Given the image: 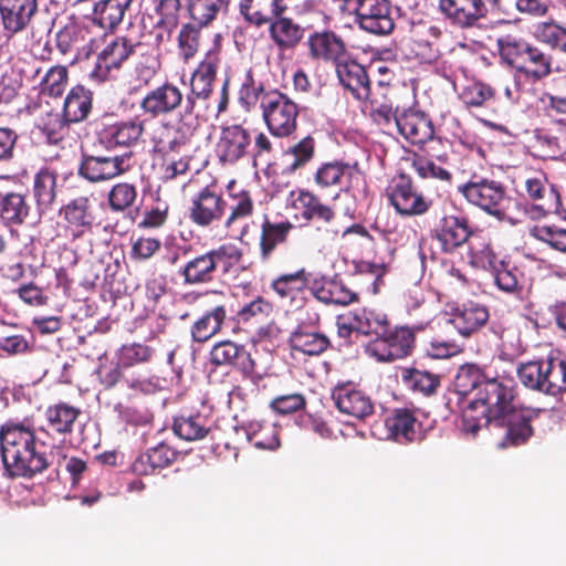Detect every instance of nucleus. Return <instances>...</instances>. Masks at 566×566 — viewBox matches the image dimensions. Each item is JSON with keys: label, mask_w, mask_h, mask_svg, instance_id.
<instances>
[{"label": "nucleus", "mask_w": 566, "mask_h": 566, "mask_svg": "<svg viewBox=\"0 0 566 566\" xmlns=\"http://www.w3.org/2000/svg\"><path fill=\"white\" fill-rule=\"evenodd\" d=\"M48 446L31 426L7 421L0 427V452L3 474L10 479H32L54 463L55 446Z\"/></svg>", "instance_id": "f257e3e1"}, {"label": "nucleus", "mask_w": 566, "mask_h": 566, "mask_svg": "<svg viewBox=\"0 0 566 566\" xmlns=\"http://www.w3.org/2000/svg\"><path fill=\"white\" fill-rule=\"evenodd\" d=\"M514 385L512 379L488 377L475 398L462 413V431L475 437L478 432L497 416L513 407Z\"/></svg>", "instance_id": "f03ea898"}, {"label": "nucleus", "mask_w": 566, "mask_h": 566, "mask_svg": "<svg viewBox=\"0 0 566 566\" xmlns=\"http://www.w3.org/2000/svg\"><path fill=\"white\" fill-rule=\"evenodd\" d=\"M273 151L270 137L250 129L242 124H230L220 127L214 153L220 165L232 167L241 161L269 157Z\"/></svg>", "instance_id": "7ed1b4c3"}, {"label": "nucleus", "mask_w": 566, "mask_h": 566, "mask_svg": "<svg viewBox=\"0 0 566 566\" xmlns=\"http://www.w3.org/2000/svg\"><path fill=\"white\" fill-rule=\"evenodd\" d=\"M243 251L233 243H222L205 253L193 255L178 270L188 285L209 284L238 273Z\"/></svg>", "instance_id": "20e7f679"}, {"label": "nucleus", "mask_w": 566, "mask_h": 566, "mask_svg": "<svg viewBox=\"0 0 566 566\" xmlns=\"http://www.w3.org/2000/svg\"><path fill=\"white\" fill-rule=\"evenodd\" d=\"M496 50L501 65L533 81H541L553 71L552 55L523 36L503 34L496 39Z\"/></svg>", "instance_id": "39448f33"}, {"label": "nucleus", "mask_w": 566, "mask_h": 566, "mask_svg": "<svg viewBox=\"0 0 566 566\" xmlns=\"http://www.w3.org/2000/svg\"><path fill=\"white\" fill-rule=\"evenodd\" d=\"M253 91L255 97L261 93L262 118L271 135L279 138L292 136L297 129L298 105L279 90L264 92L260 86Z\"/></svg>", "instance_id": "423d86ee"}, {"label": "nucleus", "mask_w": 566, "mask_h": 566, "mask_svg": "<svg viewBox=\"0 0 566 566\" xmlns=\"http://www.w3.org/2000/svg\"><path fill=\"white\" fill-rule=\"evenodd\" d=\"M458 192L468 203L497 220H504V206L507 201V195L501 181L473 175L467 182L458 187Z\"/></svg>", "instance_id": "0eeeda50"}, {"label": "nucleus", "mask_w": 566, "mask_h": 566, "mask_svg": "<svg viewBox=\"0 0 566 566\" xmlns=\"http://www.w3.org/2000/svg\"><path fill=\"white\" fill-rule=\"evenodd\" d=\"M389 205L401 218H416L433 212V200L418 189L413 179L401 172L386 188Z\"/></svg>", "instance_id": "6e6552de"}, {"label": "nucleus", "mask_w": 566, "mask_h": 566, "mask_svg": "<svg viewBox=\"0 0 566 566\" xmlns=\"http://www.w3.org/2000/svg\"><path fill=\"white\" fill-rule=\"evenodd\" d=\"M433 214L436 222L432 228V238L446 253H454L475 234L469 218L460 212L454 213L441 207L434 208Z\"/></svg>", "instance_id": "1a4fd4ad"}, {"label": "nucleus", "mask_w": 566, "mask_h": 566, "mask_svg": "<svg viewBox=\"0 0 566 566\" xmlns=\"http://www.w3.org/2000/svg\"><path fill=\"white\" fill-rule=\"evenodd\" d=\"M500 0H438V11L450 25L460 30L479 28Z\"/></svg>", "instance_id": "9d476101"}, {"label": "nucleus", "mask_w": 566, "mask_h": 566, "mask_svg": "<svg viewBox=\"0 0 566 566\" xmlns=\"http://www.w3.org/2000/svg\"><path fill=\"white\" fill-rule=\"evenodd\" d=\"M199 125L178 114L177 119L161 123L153 133L154 150L164 156L180 154L190 148Z\"/></svg>", "instance_id": "9b49d317"}, {"label": "nucleus", "mask_w": 566, "mask_h": 566, "mask_svg": "<svg viewBox=\"0 0 566 566\" xmlns=\"http://www.w3.org/2000/svg\"><path fill=\"white\" fill-rule=\"evenodd\" d=\"M227 211L228 201L222 191L206 186L191 197L187 217L198 228L209 229L223 223Z\"/></svg>", "instance_id": "f8f14e48"}, {"label": "nucleus", "mask_w": 566, "mask_h": 566, "mask_svg": "<svg viewBox=\"0 0 566 566\" xmlns=\"http://www.w3.org/2000/svg\"><path fill=\"white\" fill-rule=\"evenodd\" d=\"M416 335L407 326L386 327V332L368 343L366 353L378 361L391 363L411 355Z\"/></svg>", "instance_id": "ddd939ff"}, {"label": "nucleus", "mask_w": 566, "mask_h": 566, "mask_svg": "<svg viewBox=\"0 0 566 566\" xmlns=\"http://www.w3.org/2000/svg\"><path fill=\"white\" fill-rule=\"evenodd\" d=\"M532 420L533 413L530 410L512 407L497 416L485 427H488L491 432L503 431L497 447L505 449L509 447H518L531 439L534 434V429L531 423Z\"/></svg>", "instance_id": "4468645a"}, {"label": "nucleus", "mask_w": 566, "mask_h": 566, "mask_svg": "<svg viewBox=\"0 0 566 566\" xmlns=\"http://www.w3.org/2000/svg\"><path fill=\"white\" fill-rule=\"evenodd\" d=\"M350 14L361 31L373 35H388L395 29L389 0H359Z\"/></svg>", "instance_id": "2eb2a0df"}, {"label": "nucleus", "mask_w": 566, "mask_h": 566, "mask_svg": "<svg viewBox=\"0 0 566 566\" xmlns=\"http://www.w3.org/2000/svg\"><path fill=\"white\" fill-rule=\"evenodd\" d=\"M130 155L94 156L83 155L77 174L92 184L108 181L130 170Z\"/></svg>", "instance_id": "dca6fc26"}, {"label": "nucleus", "mask_w": 566, "mask_h": 566, "mask_svg": "<svg viewBox=\"0 0 566 566\" xmlns=\"http://www.w3.org/2000/svg\"><path fill=\"white\" fill-rule=\"evenodd\" d=\"M210 363L216 366H232L242 373L243 377L256 382L261 375L256 371L255 360L243 345L231 340L214 344L210 350Z\"/></svg>", "instance_id": "f3484780"}, {"label": "nucleus", "mask_w": 566, "mask_h": 566, "mask_svg": "<svg viewBox=\"0 0 566 566\" xmlns=\"http://www.w3.org/2000/svg\"><path fill=\"white\" fill-rule=\"evenodd\" d=\"M332 399L339 412L358 420L366 419L375 411L370 396L353 382L336 385L332 390Z\"/></svg>", "instance_id": "a211bd4d"}, {"label": "nucleus", "mask_w": 566, "mask_h": 566, "mask_svg": "<svg viewBox=\"0 0 566 566\" xmlns=\"http://www.w3.org/2000/svg\"><path fill=\"white\" fill-rule=\"evenodd\" d=\"M311 273L301 268L295 272L282 273L270 283V289L275 295L295 308H302L306 301L307 286H310Z\"/></svg>", "instance_id": "6ab92c4d"}, {"label": "nucleus", "mask_w": 566, "mask_h": 566, "mask_svg": "<svg viewBox=\"0 0 566 566\" xmlns=\"http://www.w3.org/2000/svg\"><path fill=\"white\" fill-rule=\"evenodd\" d=\"M182 91L171 82L166 81L161 85L148 91L139 103L145 115L153 118L166 116L181 106Z\"/></svg>", "instance_id": "aec40b11"}, {"label": "nucleus", "mask_w": 566, "mask_h": 566, "mask_svg": "<svg viewBox=\"0 0 566 566\" xmlns=\"http://www.w3.org/2000/svg\"><path fill=\"white\" fill-rule=\"evenodd\" d=\"M308 55L334 66L348 54L345 40L332 30L315 31L307 39Z\"/></svg>", "instance_id": "412c9836"}, {"label": "nucleus", "mask_w": 566, "mask_h": 566, "mask_svg": "<svg viewBox=\"0 0 566 566\" xmlns=\"http://www.w3.org/2000/svg\"><path fill=\"white\" fill-rule=\"evenodd\" d=\"M39 11L38 0H0V20L8 36L29 29Z\"/></svg>", "instance_id": "4be33fe9"}, {"label": "nucleus", "mask_w": 566, "mask_h": 566, "mask_svg": "<svg viewBox=\"0 0 566 566\" xmlns=\"http://www.w3.org/2000/svg\"><path fill=\"white\" fill-rule=\"evenodd\" d=\"M134 52L132 44L126 41V38L123 35L116 36L98 53L91 76L98 81L111 78L112 72L118 71Z\"/></svg>", "instance_id": "5701e85b"}, {"label": "nucleus", "mask_w": 566, "mask_h": 566, "mask_svg": "<svg viewBox=\"0 0 566 566\" xmlns=\"http://www.w3.org/2000/svg\"><path fill=\"white\" fill-rule=\"evenodd\" d=\"M145 132V120L134 117L127 120H119L105 124L98 132V140L106 148L117 146L129 147L140 139Z\"/></svg>", "instance_id": "b1692460"}, {"label": "nucleus", "mask_w": 566, "mask_h": 566, "mask_svg": "<svg viewBox=\"0 0 566 566\" xmlns=\"http://www.w3.org/2000/svg\"><path fill=\"white\" fill-rule=\"evenodd\" d=\"M398 132L411 144L422 145L434 137V127L431 119L420 111L402 109L395 115Z\"/></svg>", "instance_id": "393cba45"}, {"label": "nucleus", "mask_w": 566, "mask_h": 566, "mask_svg": "<svg viewBox=\"0 0 566 566\" xmlns=\"http://www.w3.org/2000/svg\"><path fill=\"white\" fill-rule=\"evenodd\" d=\"M335 71L339 83L348 90L356 99H369L371 88L367 71L360 63L350 59V54L335 65Z\"/></svg>", "instance_id": "a878e982"}, {"label": "nucleus", "mask_w": 566, "mask_h": 566, "mask_svg": "<svg viewBox=\"0 0 566 566\" xmlns=\"http://www.w3.org/2000/svg\"><path fill=\"white\" fill-rule=\"evenodd\" d=\"M60 213L65 220L66 229L70 231L73 240L81 238L84 233L92 230L95 217L88 197L80 196L72 199L62 207Z\"/></svg>", "instance_id": "bb28decb"}, {"label": "nucleus", "mask_w": 566, "mask_h": 566, "mask_svg": "<svg viewBox=\"0 0 566 566\" xmlns=\"http://www.w3.org/2000/svg\"><path fill=\"white\" fill-rule=\"evenodd\" d=\"M294 224L290 221L273 222L264 216L259 234V256L262 262H270L276 249L287 242Z\"/></svg>", "instance_id": "cd10ccee"}, {"label": "nucleus", "mask_w": 566, "mask_h": 566, "mask_svg": "<svg viewBox=\"0 0 566 566\" xmlns=\"http://www.w3.org/2000/svg\"><path fill=\"white\" fill-rule=\"evenodd\" d=\"M172 429L179 438L186 441L201 440L209 436L212 448H218L221 444L220 429L209 426V420L200 413L176 417Z\"/></svg>", "instance_id": "c85d7f7f"}, {"label": "nucleus", "mask_w": 566, "mask_h": 566, "mask_svg": "<svg viewBox=\"0 0 566 566\" xmlns=\"http://www.w3.org/2000/svg\"><path fill=\"white\" fill-rule=\"evenodd\" d=\"M289 7L283 0H240L239 12L248 23L261 28L276 17L285 14Z\"/></svg>", "instance_id": "c756f323"}, {"label": "nucleus", "mask_w": 566, "mask_h": 566, "mask_svg": "<svg viewBox=\"0 0 566 566\" xmlns=\"http://www.w3.org/2000/svg\"><path fill=\"white\" fill-rule=\"evenodd\" d=\"M268 25L269 36L281 52L294 50L305 35V28L284 14L276 17Z\"/></svg>", "instance_id": "7c9ffc66"}, {"label": "nucleus", "mask_w": 566, "mask_h": 566, "mask_svg": "<svg viewBox=\"0 0 566 566\" xmlns=\"http://www.w3.org/2000/svg\"><path fill=\"white\" fill-rule=\"evenodd\" d=\"M80 415L81 410L67 402L51 405L45 410L46 427H41L39 432L56 433L62 437L71 434Z\"/></svg>", "instance_id": "2f4dec72"}, {"label": "nucleus", "mask_w": 566, "mask_h": 566, "mask_svg": "<svg viewBox=\"0 0 566 566\" xmlns=\"http://www.w3.org/2000/svg\"><path fill=\"white\" fill-rule=\"evenodd\" d=\"M490 314L485 305L469 302L457 307L451 314V324L464 337L480 331L489 321Z\"/></svg>", "instance_id": "473e14b6"}, {"label": "nucleus", "mask_w": 566, "mask_h": 566, "mask_svg": "<svg viewBox=\"0 0 566 566\" xmlns=\"http://www.w3.org/2000/svg\"><path fill=\"white\" fill-rule=\"evenodd\" d=\"M177 451L167 443H159L138 455L132 464L137 475H149L169 467L177 459Z\"/></svg>", "instance_id": "72a5a7b5"}, {"label": "nucleus", "mask_w": 566, "mask_h": 566, "mask_svg": "<svg viewBox=\"0 0 566 566\" xmlns=\"http://www.w3.org/2000/svg\"><path fill=\"white\" fill-rule=\"evenodd\" d=\"M133 0H99L94 3L91 21L104 31L113 32L124 20Z\"/></svg>", "instance_id": "f704fd0d"}, {"label": "nucleus", "mask_w": 566, "mask_h": 566, "mask_svg": "<svg viewBox=\"0 0 566 566\" xmlns=\"http://www.w3.org/2000/svg\"><path fill=\"white\" fill-rule=\"evenodd\" d=\"M93 108V93L83 85L73 86L66 94L62 114L72 125L87 119Z\"/></svg>", "instance_id": "c9c22d12"}, {"label": "nucleus", "mask_w": 566, "mask_h": 566, "mask_svg": "<svg viewBox=\"0 0 566 566\" xmlns=\"http://www.w3.org/2000/svg\"><path fill=\"white\" fill-rule=\"evenodd\" d=\"M292 355L319 356L331 346L329 338L319 332L296 328L289 338Z\"/></svg>", "instance_id": "e433bc0d"}, {"label": "nucleus", "mask_w": 566, "mask_h": 566, "mask_svg": "<svg viewBox=\"0 0 566 566\" xmlns=\"http://www.w3.org/2000/svg\"><path fill=\"white\" fill-rule=\"evenodd\" d=\"M123 36L132 44L134 51L140 46H160L169 41L155 25L154 15L151 14H143L138 24L132 27Z\"/></svg>", "instance_id": "4c0bfd02"}, {"label": "nucleus", "mask_w": 566, "mask_h": 566, "mask_svg": "<svg viewBox=\"0 0 566 566\" xmlns=\"http://www.w3.org/2000/svg\"><path fill=\"white\" fill-rule=\"evenodd\" d=\"M211 97L212 93L189 85L187 94L184 95L179 114L201 126L209 118Z\"/></svg>", "instance_id": "58836bf2"}, {"label": "nucleus", "mask_w": 566, "mask_h": 566, "mask_svg": "<svg viewBox=\"0 0 566 566\" xmlns=\"http://www.w3.org/2000/svg\"><path fill=\"white\" fill-rule=\"evenodd\" d=\"M386 428L390 437L399 443L412 442L417 438L419 424L413 412L407 408H398L386 418Z\"/></svg>", "instance_id": "ea45409f"}, {"label": "nucleus", "mask_w": 566, "mask_h": 566, "mask_svg": "<svg viewBox=\"0 0 566 566\" xmlns=\"http://www.w3.org/2000/svg\"><path fill=\"white\" fill-rule=\"evenodd\" d=\"M57 175L48 167L41 168L33 179V198L40 213L49 211L56 199Z\"/></svg>", "instance_id": "a19ab883"}, {"label": "nucleus", "mask_w": 566, "mask_h": 566, "mask_svg": "<svg viewBox=\"0 0 566 566\" xmlns=\"http://www.w3.org/2000/svg\"><path fill=\"white\" fill-rule=\"evenodd\" d=\"M437 161L419 157L415 153L411 157V168L421 179H437L441 182L451 184L453 174L451 171V160H446L444 156H433Z\"/></svg>", "instance_id": "79ce46f5"}, {"label": "nucleus", "mask_w": 566, "mask_h": 566, "mask_svg": "<svg viewBox=\"0 0 566 566\" xmlns=\"http://www.w3.org/2000/svg\"><path fill=\"white\" fill-rule=\"evenodd\" d=\"M296 202L301 209V216L306 221H321L331 223L336 219V211L333 207L325 205L314 192L301 189Z\"/></svg>", "instance_id": "37998d69"}, {"label": "nucleus", "mask_w": 566, "mask_h": 566, "mask_svg": "<svg viewBox=\"0 0 566 566\" xmlns=\"http://www.w3.org/2000/svg\"><path fill=\"white\" fill-rule=\"evenodd\" d=\"M358 175L357 164L354 166L340 160L323 163L314 174V182L319 188L339 186L343 178L349 181Z\"/></svg>", "instance_id": "c03bdc74"}, {"label": "nucleus", "mask_w": 566, "mask_h": 566, "mask_svg": "<svg viewBox=\"0 0 566 566\" xmlns=\"http://www.w3.org/2000/svg\"><path fill=\"white\" fill-rule=\"evenodd\" d=\"M469 259L472 266L490 272L503 260L494 251L491 240L486 237L474 234L468 242Z\"/></svg>", "instance_id": "a18cd8bd"}, {"label": "nucleus", "mask_w": 566, "mask_h": 566, "mask_svg": "<svg viewBox=\"0 0 566 566\" xmlns=\"http://www.w3.org/2000/svg\"><path fill=\"white\" fill-rule=\"evenodd\" d=\"M248 440L261 450H275L280 447V428L270 421L251 420L247 426Z\"/></svg>", "instance_id": "49530a36"}, {"label": "nucleus", "mask_w": 566, "mask_h": 566, "mask_svg": "<svg viewBox=\"0 0 566 566\" xmlns=\"http://www.w3.org/2000/svg\"><path fill=\"white\" fill-rule=\"evenodd\" d=\"M221 59L218 50H210L191 73L189 85L213 94L214 82Z\"/></svg>", "instance_id": "de8ad7c7"}, {"label": "nucleus", "mask_w": 566, "mask_h": 566, "mask_svg": "<svg viewBox=\"0 0 566 566\" xmlns=\"http://www.w3.org/2000/svg\"><path fill=\"white\" fill-rule=\"evenodd\" d=\"M227 317L223 305H218L205 313L191 326V337L197 343H205L218 334Z\"/></svg>", "instance_id": "09e8293b"}, {"label": "nucleus", "mask_w": 566, "mask_h": 566, "mask_svg": "<svg viewBox=\"0 0 566 566\" xmlns=\"http://www.w3.org/2000/svg\"><path fill=\"white\" fill-rule=\"evenodd\" d=\"M348 317H352L354 321L355 332L364 335H376L379 337L389 325L386 314L366 307L350 311Z\"/></svg>", "instance_id": "8fccbe9b"}, {"label": "nucleus", "mask_w": 566, "mask_h": 566, "mask_svg": "<svg viewBox=\"0 0 566 566\" xmlns=\"http://www.w3.org/2000/svg\"><path fill=\"white\" fill-rule=\"evenodd\" d=\"M210 24L190 20L184 23L177 34L178 55L184 62L193 59L201 45V30Z\"/></svg>", "instance_id": "3c124183"}, {"label": "nucleus", "mask_w": 566, "mask_h": 566, "mask_svg": "<svg viewBox=\"0 0 566 566\" xmlns=\"http://www.w3.org/2000/svg\"><path fill=\"white\" fill-rule=\"evenodd\" d=\"M30 214L24 195L8 192L0 199V220L6 226H21Z\"/></svg>", "instance_id": "603ef678"}, {"label": "nucleus", "mask_w": 566, "mask_h": 566, "mask_svg": "<svg viewBox=\"0 0 566 566\" xmlns=\"http://www.w3.org/2000/svg\"><path fill=\"white\" fill-rule=\"evenodd\" d=\"M181 10V0H154V23L168 40L179 24Z\"/></svg>", "instance_id": "864d4df0"}, {"label": "nucleus", "mask_w": 566, "mask_h": 566, "mask_svg": "<svg viewBox=\"0 0 566 566\" xmlns=\"http://www.w3.org/2000/svg\"><path fill=\"white\" fill-rule=\"evenodd\" d=\"M316 151V142L314 137L307 135L297 143L290 146L284 151V157L289 160L285 166V172L295 174L313 160Z\"/></svg>", "instance_id": "5fc2aeb1"}, {"label": "nucleus", "mask_w": 566, "mask_h": 566, "mask_svg": "<svg viewBox=\"0 0 566 566\" xmlns=\"http://www.w3.org/2000/svg\"><path fill=\"white\" fill-rule=\"evenodd\" d=\"M402 381L413 392L429 397L437 392L441 386L440 376L417 368H405L401 373Z\"/></svg>", "instance_id": "6e6d98bb"}, {"label": "nucleus", "mask_w": 566, "mask_h": 566, "mask_svg": "<svg viewBox=\"0 0 566 566\" xmlns=\"http://www.w3.org/2000/svg\"><path fill=\"white\" fill-rule=\"evenodd\" d=\"M231 202H228V213L223 220V228L231 230L235 224L251 217L254 212V200L248 190L230 195Z\"/></svg>", "instance_id": "4d7b16f0"}, {"label": "nucleus", "mask_w": 566, "mask_h": 566, "mask_svg": "<svg viewBox=\"0 0 566 566\" xmlns=\"http://www.w3.org/2000/svg\"><path fill=\"white\" fill-rule=\"evenodd\" d=\"M231 0H187L186 9L190 20L200 24H212L221 12L227 11Z\"/></svg>", "instance_id": "13d9d810"}, {"label": "nucleus", "mask_w": 566, "mask_h": 566, "mask_svg": "<svg viewBox=\"0 0 566 566\" xmlns=\"http://www.w3.org/2000/svg\"><path fill=\"white\" fill-rule=\"evenodd\" d=\"M137 198V186L133 182L123 181L112 186L107 193V203L111 211L125 213L135 206Z\"/></svg>", "instance_id": "bf43d9fd"}, {"label": "nucleus", "mask_w": 566, "mask_h": 566, "mask_svg": "<svg viewBox=\"0 0 566 566\" xmlns=\"http://www.w3.org/2000/svg\"><path fill=\"white\" fill-rule=\"evenodd\" d=\"M546 369L547 359L531 360L518 366L517 376L526 388L544 394L546 379H548Z\"/></svg>", "instance_id": "052dcab7"}, {"label": "nucleus", "mask_w": 566, "mask_h": 566, "mask_svg": "<svg viewBox=\"0 0 566 566\" xmlns=\"http://www.w3.org/2000/svg\"><path fill=\"white\" fill-rule=\"evenodd\" d=\"M71 125L62 113L49 112L41 118L39 128L49 144L59 145L67 136Z\"/></svg>", "instance_id": "680f3d73"}, {"label": "nucleus", "mask_w": 566, "mask_h": 566, "mask_svg": "<svg viewBox=\"0 0 566 566\" xmlns=\"http://www.w3.org/2000/svg\"><path fill=\"white\" fill-rule=\"evenodd\" d=\"M525 191L527 197L533 201L560 203L558 191L548 185V180L543 172H537L525 179Z\"/></svg>", "instance_id": "e2e57ef3"}, {"label": "nucleus", "mask_w": 566, "mask_h": 566, "mask_svg": "<svg viewBox=\"0 0 566 566\" xmlns=\"http://www.w3.org/2000/svg\"><path fill=\"white\" fill-rule=\"evenodd\" d=\"M488 377L478 365L467 364L455 376V387L461 395H475Z\"/></svg>", "instance_id": "0e129e2a"}, {"label": "nucleus", "mask_w": 566, "mask_h": 566, "mask_svg": "<svg viewBox=\"0 0 566 566\" xmlns=\"http://www.w3.org/2000/svg\"><path fill=\"white\" fill-rule=\"evenodd\" d=\"M531 146L542 159H555L562 153L559 138L545 128L534 129Z\"/></svg>", "instance_id": "69168bd1"}, {"label": "nucleus", "mask_w": 566, "mask_h": 566, "mask_svg": "<svg viewBox=\"0 0 566 566\" xmlns=\"http://www.w3.org/2000/svg\"><path fill=\"white\" fill-rule=\"evenodd\" d=\"M535 35L551 49L566 54V28L555 22H541L536 25Z\"/></svg>", "instance_id": "338daca9"}, {"label": "nucleus", "mask_w": 566, "mask_h": 566, "mask_svg": "<svg viewBox=\"0 0 566 566\" xmlns=\"http://www.w3.org/2000/svg\"><path fill=\"white\" fill-rule=\"evenodd\" d=\"M530 235L537 241L547 244L553 250L566 254V229L553 226H534L530 229Z\"/></svg>", "instance_id": "774afa93"}]
</instances>
